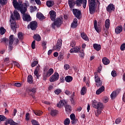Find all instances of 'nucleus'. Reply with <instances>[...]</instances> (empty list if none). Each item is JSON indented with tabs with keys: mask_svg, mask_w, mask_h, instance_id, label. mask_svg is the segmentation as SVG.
Instances as JSON below:
<instances>
[{
	"mask_svg": "<svg viewBox=\"0 0 125 125\" xmlns=\"http://www.w3.org/2000/svg\"><path fill=\"white\" fill-rule=\"evenodd\" d=\"M13 5L15 8V9H17V10H19L21 13V14H24L26 13L28 9V4L26 3H23L21 0H13Z\"/></svg>",
	"mask_w": 125,
	"mask_h": 125,
	"instance_id": "1",
	"label": "nucleus"
},
{
	"mask_svg": "<svg viewBox=\"0 0 125 125\" xmlns=\"http://www.w3.org/2000/svg\"><path fill=\"white\" fill-rule=\"evenodd\" d=\"M96 4L100 5V0H88L90 14H94L95 13V5Z\"/></svg>",
	"mask_w": 125,
	"mask_h": 125,
	"instance_id": "2",
	"label": "nucleus"
},
{
	"mask_svg": "<svg viewBox=\"0 0 125 125\" xmlns=\"http://www.w3.org/2000/svg\"><path fill=\"white\" fill-rule=\"evenodd\" d=\"M92 106L93 108L97 109V111L95 112V114L96 117H98L100 114H101V112H102V110L104 108V106L103 105V104L100 102H97L96 101H94L92 104Z\"/></svg>",
	"mask_w": 125,
	"mask_h": 125,
	"instance_id": "3",
	"label": "nucleus"
},
{
	"mask_svg": "<svg viewBox=\"0 0 125 125\" xmlns=\"http://www.w3.org/2000/svg\"><path fill=\"white\" fill-rule=\"evenodd\" d=\"M15 40V42L16 43H18L19 42V39L18 38H14V36L13 35H12L10 36L9 38V51H11L12 50L13 47L12 46V45L13 44V42H14Z\"/></svg>",
	"mask_w": 125,
	"mask_h": 125,
	"instance_id": "4",
	"label": "nucleus"
},
{
	"mask_svg": "<svg viewBox=\"0 0 125 125\" xmlns=\"http://www.w3.org/2000/svg\"><path fill=\"white\" fill-rule=\"evenodd\" d=\"M10 20L13 21H15V20H20V14L17 10H15L14 11V15L13 14L11 15Z\"/></svg>",
	"mask_w": 125,
	"mask_h": 125,
	"instance_id": "5",
	"label": "nucleus"
},
{
	"mask_svg": "<svg viewBox=\"0 0 125 125\" xmlns=\"http://www.w3.org/2000/svg\"><path fill=\"white\" fill-rule=\"evenodd\" d=\"M98 72H95L94 73V75H95V81L96 83V85H97V86L99 87V86H101V85H102V81H101V80H100V78L99 77V76H98V75H97Z\"/></svg>",
	"mask_w": 125,
	"mask_h": 125,
	"instance_id": "6",
	"label": "nucleus"
},
{
	"mask_svg": "<svg viewBox=\"0 0 125 125\" xmlns=\"http://www.w3.org/2000/svg\"><path fill=\"white\" fill-rule=\"evenodd\" d=\"M62 48V40L59 39L57 41V44L56 46H54L53 48L55 50L57 51H60Z\"/></svg>",
	"mask_w": 125,
	"mask_h": 125,
	"instance_id": "7",
	"label": "nucleus"
},
{
	"mask_svg": "<svg viewBox=\"0 0 125 125\" xmlns=\"http://www.w3.org/2000/svg\"><path fill=\"white\" fill-rule=\"evenodd\" d=\"M58 80H59V74L57 72H55L54 74L50 77L49 81L50 83H54V82H56V81H58Z\"/></svg>",
	"mask_w": 125,
	"mask_h": 125,
	"instance_id": "8",
	"label": "nucleus"
},
{
	"mask_svg": "<svg viewBox=\"0 0 125 125\" xmlns=\"http://www.w3.org/2000/svg\"><path fill=\"white\" fill-rule=\"evenodd\" d=\"M10 22H11V29H12V30L14 32H16V29L19 28V26H18V24L16 23V21H12L10 20Z\"/></svg>",
	"mask_w": 125,
	"mask_h": 125,
	"instance_id": "9",
	"label": "nucleus"
},
{
	"mask_svg": "<svg viewBox=\"0 0 125 125\" xmlns=\"http://www.w3.org/2000/svg\"><path fill=\"white\" fill-rule=\"evenodd\" d=\"M61 24H62V21H61V19L60 18H58L52 24V27L53 29H55V26L59 27L61 26Z\"/></svg>",
	"mask_w": 125,
	"mask_h": 125,
	"instance_id": "10",
	"label": "nucleus"
},
{
	"mask_svg": "<svg viewBox=\"0 0 125 125\" xmlns=\"http://www.w3.org/2000/svg\"><path fill=\"white\" fill-rule=\"evenodd\" d=\"M38 27V22L36 21H33L30 22V24H29L27 26L28 29H31V30H36Z\"/></svg>",
	"mask_w": 125,
	"mask_h": 125,
	"instance_id": "11",
	"label": "nucleus"
},
{
	"mask_svg": "<svg viewBox=\"0 0 125 125\" xmlns=\"http://www.w3.org/2000/svg\"><path fill=\"white\" fill-rule=\"evenodd\" d=\"M53 73H54L53 68H50L46 73L43 75V79L45 80L46 79H47V78H49V77H50V76H51Z\"/></svg>",
	"mask_w": 125,
	"mask_h": 125,
	"instance_id": "12",
	"label": "nucleus"
},
{
	"mask_svg": "<svg viewBox=\"0 0 125 125\" xmlns=\"http://www.w3.org/2000/svg\"><path fill=\"white\" fill-rule=\"evenodd\" d=\"M72 12L75 16L77 19H80V16H81V12L78 9H73Z\"/></svg>",
	"mask_w": 125,
	"mask_h": 125,
	"instance_id": "13",
	"label": "nucleus"
},
{
	"mask_svg": "<svg viewBox=\"0 0 125 125\" xmlns=\"http://www.w3.org/2000/svg\"><path fill=\"white\" fill-rule=\"evenodd\" d=\"M68 3L70 8L71 9V10H72V9L75 7V5H76V4L77 5V0H68Z\"/></svg>",
	"mask_w": 125,
	"mask_h": 125,
	"instance_id": "14",
	"label": "nucleus"
},
{
	"mask_svg": "<svg viewBox=\"0 0 125 125\" xmlns=\"http://www.w3.org/2000/svg\"><path fill=\"white\" fill-rule=\"evenodd\" d=\"M22 19L23 21H26L27 22H30L31 21V16L28 14H22Z\"/></svg>",
	"mask_w": 125,
	"mask_h": 125,
	"instance_id": "15",
	"label": "nucleus"
},
{
	"mask_svg": "<svg viewBox=\"0 0 125 125\" xmlns=\"http://www.w3.org/2000/svg\"><path fill=\"white\" fill-rule=\"evenodd\" d=\"M114 10H115V5L113 4H109L106 7V11L107 12H109V13H111V12L114 11Z\"/></svg>",
	"mask_w": 125,
	"mask_h": 125,
	"instance_id": "16",
	"label": "nucleus"
},
{
	"mask_svg": "<svg viewBox=\"0 0 125 125\" xmlns=\"http://www.w3.org/2000/svg\"><path fill=\"white\" fill-rule=\"evenodd\" d=\"M49 14L50 15V19L52 21H54L55 20V18L56 17V12L54 10H51L49 12Z\"/></svg>",
	"mask_w": 125,
	"mask_h": 125,
	"instance_id": "17",
	"label": "nucleus"
},
{
	"mask_svg": "<svg viewBox=\"0 0 125 125\" xmlns=\"http://www.w3.org/2000/svg\"><path fill=\"white\" fill-rule=\"evenodd\" d=\"M122 32H123V26L121 25L118 26L115 28V33L117 35H118V34H120Z\"/></svg>",
	"mask_w": 125,
	"mask_h": 125,
	"instance_id": "18",
	"label": "nucleus"
},
{
	"mask_svg": "<svg viewBox=\"0 0 125 125\" xmlns=\"http://www.w3.org/2000/svg\"><path fill=\"white\" fill-rule=\"evenodd\" d=\"M71 28H77L78 27V19H75L71 25Z\"/></svg>",
	"mask_w": 125,
	"mask_h": 125,
	"instance_id": "19",
	"label": "nucleus"
},
{
	"mask_svg": "<svg viewBox=\"0 0 125 125\" xmlns=\"http://www.w3.org/2000/svg\"><path fill=\"white\" fill-rule=\"evenodd\" d=\"M104 90H105V87H104V86H102L96 91V94H97V95H99V94L102 93Z\"/></svg>",
	"mask_w": 125,
	"mask_h": 125,
	"instance_id": "20",
	"label": "nucleus"
},
{
	"mask_svg": "<svg viewBox=\"0 0 125 125\" xmlns=\"http://www.w3.org/2000/svg\"><path fill=\"white\" fill-rule=\"evenodd\" d=\"M93 48L97 51H99L100 49H101V45L100 44H98L97 43L93 44Z\"/></svg>",
	"mask_w": 125,
	"mask_h": 125,
	"instance_id": "21",
	"label": "nucleus"
},
{
	"mask_svg": "<svg viewBox=\"0 0 125 125\" xmlns=\"http://www.w3.org/2000/svg\"><path fill=\"white\" fill-rule=\"evenodd\" d=\"M118 95V91H114L110 95V97L112 100L115 99Z\"/></svg>",
	"mask_w": 125,
	"mask_h": 125,
	"instance_id": "22",
	"label": "nucleus"
},
{
	"mask_svg": "<svg viewBox=\"0 0 125 125\" xmlns=\"http://www.w3.org/2000/svg\"><path fill=\"white\" fill-rule=\"evenodd\" d=\"M37 17L40 20H43L44 19H45V17L41 13H37Z\"/></svg>",
	"mask_w": 125,
	"mask_h": 125,
	"instance_id": "23",
	"label": "nucleus"
},
{
	"mask_svg": "<svg viewBox=\"0 0 125 125\" xmlns=\"http://www.w3.org/2000/svg\"><path fill=\"white\" fill-rule=\"evenodd\" d=\"M94 27L96 32H97V33H100L101 32L100 28H99V27L97 26V21L96 20L94 21Z\"/></svg>",
	"mask_w": 125,
	"mask_h": 125,
	"instance_id": "24",
	"label": "nucleus"
},
{
	"mask_svg": "<svg viewBox=\"0 0 125 125\" xmlns=\"http://www.w3.org/2000/svg\"><path fill=\"white\" fill-rule=\"evenodd\" d=\"M33 38L34 39V40H35V41H37V42H41V36H40V35L38 34H35L33 36Z\"/></svg>",
	"mask_w": 125,
	"mask_h": 125,
	"instance_id": "25",
	"label": "nucleus"
},
{
	"mask_svg": "<svg viewBox=\"0 0 125 125\" xmlns=\"http://www.w3.org/2000/svg\"><path fill=\"white\" fill-rule=\"evenodd\" d=\"M81 36L82 39L84 41H88V37H87V35L84 32H82L81 33Z\"/></svg>",
	"mask_w": 125,
	"mask_h": 125,
	"instance_id": "26",
	"label": "nucleus"
},
{
	"mask_svg": "<svg viewBox=\"0 0 125 125\" xmlns=\"http://www.w3.org/2000/svg\"><path fill=\"white\" fill-rule=\"evenodd\" d=\"M46 5L48 7H51V6H53V5H54V1L52 0L47 1Z\"/></svg>",
	"mask_w": 125,
	"mask_h": 125,
	"instance_id": "27",
	"label": "nucleus"
},
{
	"mask_svg": "<svg viewBox=\"0 0 125 125\" xmlns=\"http://www.w3.org/2000/svg\"><path fill=\"white\" fill-rule=\"evenodd\" d=\"M104 26L106 29H109L110 28V20L106 19L105 20Z\"/></svg>",
	"mask_w": 125,
	"mask_h": 125,
	"instance_id": "28",
	"label": "nucleus"
},
{
	"mask_svg": "<svg viewBox=\"0 0 125 125\" xmlns=\"http://www.w3.org/2000/svg\"><path fill=\"white\" fill-rule=\"evenodd\" d=\"M65 81L66 83H71L73 81V77L72 76H67L65 78Z\"/></svg>",
	"mask_w": 125,
	"mask_h": 125,
	"instance_id": "29",
	"label": "nucleus"
},
{
	"mask_svg": "<svg viewBox=\"0 0 125 125\" xmlns=\"http://www.w3.org/2000/svg\"><path fill=\"white\" fill-rule=\"evenodd\" d=\"M103 62L104 65H108L110 63V61L107 58H104L103 59Z\"/></svg>",
	"mask_w": 125,
	"mask_h": 125,
	"instance_id": "30",
	"label": "nucleus"
},
{
	"mask_svg": "<svg viewBox=\"0 0 125 125\" xmlns=\"http://www.w3.org/2000/svg\"><path fill=\"white\" fill-rule=\"evenodd\" d=\"M51 116L52 117H54V116H56L57 114H58V111L55 109H52L51 110Z\"/></svg>",
	"mask_w": 125,
	"mask_h": 125,
	"instance_id": "31",
	"label": "nucleus"
},
{
	"mask_svg": "<svg viewBox=\"0 0 125 125\" xmlns=\"http://www.w3.org/2000/svg\"><path fill=\"white\" fill-rule=\"evenodd\" d=\"M85 93H86V87L85 86H83L81 90V95H84Z\"/></svg>",
	"mask_w": 125,
	"mask_h": 125,
	"instance_id": "32",
	"label": "nucleus"
},
{
	"mask_svg": "<svg viewBox=\"0 0 125 125\" xmlns=\"http://www.w3.org/2000/svg\"><path fill=\"white\" fill-rule=\"evenodd\" d=\"M66 112H71L72 111V106L71 105L66 104L65 106Z\"/></svg>",
	"mask_w": 125,
	"mask_h": 125,
	"instance_id": "33",
	"label": "nucleus"
},
{
	"mask_svg": "<svg viewBox=\"0 0 125 125\" xmlns=\"http://www.w3.org/2000/svg\"><path fill=\"white\" fill-rule=\"evenodd\" d=\"M64 101H63V100H61L59 102L58 104H57V106L59 108H61L62 107H63V106H64Z\"/></svg>",
	"mask_w": 125,
	"mask_h": 125,
	"instance_id": "34",
	"label": "nucleus"
},
{
	"mask_svg": "<svg viewBox=\"0 0 125 125\" xmlns=\"http://www.w3.org/2000/svg\"><path fill=\"white\" fill-rule=\"evenodd\" d=\"M27 82L29 83H33V76L29 75L27 77Z\"/></svg>",
	"mask_w": 125,
	"mask_h": 125,
	"instance_id": "35",
	"label": "nucleus"
},
{
	"mask_svg": "<svg viewBox=\"0 0 125 125\" xmlns=\"http://www.w3.org/2000/svg\"><path fill=\"white\" fill-rule=\"evenodd\" d=\"M34 114L36 115V116H42V111L41 110H37L34 111Z\"/></svg>",
	"mask_w": 125,
	"mask_h": 125,
	"instance_id": "36",
	"label": "nucleus"
},
{
	"mask_svg": "<svg viewBox=\"0 0 125 125\" xmlns=\"http://www.w3.org/2000/svg\"><path fill=\"white\" fill-rule=\"evenodd\" d=\"M74 96H75V92H73L71 96V102L73 105H76V102L74 101Z\"/></svg>",
	"mask_w": 125,
	"mask_h": 125,
	"instance_id": "37",
	"label": "nucleus"
},
{
	"mask_svg": "<svg viewBox=\"0 0 125 125\" xmlns=\"http://www.w3.org/2000/svg\"><path fill=\"white\" fill-rule=\"evenodd\" d=\"M37 10V6H30V12H35Z\"/></svg>",
	"mask_w": 125,
	"mask_h": 125,
	"instance_id": "38",
	"label": "nucleus"
},
{
	"mask_svg": "<svg viewBox=\"0 0 125 125\" xmlns=\"http://www.w3.org/2000/svg\"><path fill=\"white\" fill-rule=\"evenodd\" d=\"M6 31V30H5V29H4V28L1 27L0 28V35H4Z\"/></svg>",
	"mask_w": 125,
	"mask_h": 125,
	"instance_id": "39",
	"label": "nucleus"
},
{
	"mask_svg": "<svg viewBox=\"0 0 125 125\" xmlns=\"http://www.w3.org/2000/svg\"><path fill=\"white\" fill-rule=\"evenodd\" d=\"M54 92L55 93V94H57V95H58L59 94H60V93H61V92H62V90H61V89H57L54 91Z\"/></svg>",
	"mask_w": 125,
	"mask_h": 125,
	"instance_id": "40",
	"label": "nucleus"
},
{
	"mask_svg": "<svg viewBox=\"0 0 125 125\" xmlns=\"http://www.w3.org/2000/svg\"><path fill=\"white\" fill-rule=\"evenodd\" d=\"M38 64H39V62L37 61H34L31 63V67H32V68H34V67H36V66H37V65H38Z\"/></svg>",
	"mask_w": 125,
	"mask_h": 125,
	"instance_id": "41",
	"label": "nucleus"
},
{
	"mask_svg": "<svg viewBox=\"0 0 125 125\" xmlns=\"http://www.w3.org/2000/svg\"><path fill=\"white\" fill-rule=\"evenodd\" d=\"M82 1L81 4H83V7L85 9V7H86V0H82Z\"/></svg>",
	"mask_w": 125,
	"mask_h": 125,
	"instance_id": "42",
	"label": "nucleus"
},
{
	"mask_svg": "<svg viewBox=\"0 0 125 125\" xmlns=\"http://www.w3.org/2000/svg\"><path fill=\"white\" fill-rule=\"evenodd\" d=\"M18 37L19 39V40H23V33H22L21 32H19L18 34Z\"/></svg>",
	"mask_w": 125,
	"mask_h": 125,
	"instance_id": "43",
	"label": "nucleus"
},
{
	"mask_svg": "<svg viewBox=\"0 0 125 125\" xmlns=\"http://www.w3.org/2000/svg\"><path fill=\"white\" fill-rule=\"evenodd\" d=\"M64 125H70V119L68 118H66L64 121Z\"/></svg>",
	"mask_w": 125,
	"mask_h": 125,
	"instance_id": "44",
	"label": "nucleus"
},
{
	"mask_svg": "<svg viewBox=\"0 0 125 125\" xmlns=\"http://www.w3.org/2000/svg\"><path fill=\"white\" fill-rule=\"evenodd\" d=\"M63 58H64L63 54L62 53L60 54L59 56L58 57V60H59V61H62V60H63Z\"/></svg>",
	"mask_w": 125,
	"mask_h": 125,
	"instance_id": "45",
	"label": "nucleus"
},
{
	"mask_svg": "<svg viewBox=\"0 0 125 125\" xmlns=\"http://www.w3.org/2000/svg\"><path fill=\"white\" fill-rule=\"evenodd\" d=\"M6 119V118L3 115H0V123L1 122H4L5 120Z\"/></svg>",
	"mask_w": 125,
	"mask_h": 125,
	"instance_id": "46",
	"label": "nucleus"
},
{
	"mask_svg": "<svg viewBox=\"0 0 125 125\" xmlns=\"http://www.w3.org/2000/svg\"><path fill=\"white\" fill-rule=\"evenodd\" d=\"M31 124L32 125H40V124L36 120H33L31 121Z\"/></svg>",
	"mask_w": 125,
	"mask_h": 125,
	"instance_id": "47",
	"label": "nucleus"
},
{
	"mask_svg": "<svg viewBox=\"0 0 125 125\" xmlns=\"http://www.w3.org/2000/svg\"><path fill=\"white\" fill-rule=\"evenodd\" d=\"M79 56L81 58H83V57H84V52H83V49H82L81 52H80Z\"/></svg>",
	"mask_w": 125,
	"mask_h": 125,
	"instance_id": "48",
	"label": "nucleus"
},
{
	"mask_svg": "<svg viewBox=\"0 0 125 125\" xmlns=\"http://www.w3.org/2000/svg\"><path fill=\"white\" fill-rule=\"evenodd\" d=\"M11 122H12V119H9L4 123V125H10V124L11 123Z\"/></svg>",
	"mask_w": 125,
	"mask_h": 125,
	"instance_id": "49",
	"label": "nucleus"
},
{
	"mask_svg": "<svg viewBox=\"0 0 125 125\" xmlns=\"http://www.w3.org/2000/svg\"><path fill=\"white\" fill-rule=\"evenodd\" d=\"M122 122V118H118L115 121V124L119 125Z\"/></svg>",
	"mask_w": 125,
	"mask_h": 125,
	"instance_id": "50",
	"label": "nucleus"
},
{
	"mask_svg": "<svg viewBox=\"0 0 125 125\" xmlns=\"http://www.w3.org/2000/svg\"><path fill=\"white\" fill-rule=\"evenodd\" d=\"M31 47L32 49H35V48H36V41L35 40L32 42Z\"/></svg>",
	"mask_w": 125,
	"mask_h": 125,
	"instance_id": "51",
	"label": "nucleus"
},
{
	"mask_svg": "<svg viewBox=\"0 0 125 125\" xmlns=\"http://www.w3.org/2000/svg\"><path fill=\"white\" fill-rule=\"evenodd\" d=\"M29 92H32L33 94L36 92L37 90L36 88H32L28 90Z\"/></svg>",
	"mask_w": 125,
	"mask_h": 125,
	"instance_id": "52",
	"label": "nucleus"
},
{
	"mask_svg": "<svg viewBox=\"0 0 125 125\" xmlns=\"http://www.w3.org/2000/svg\"><path fill=\"white\" fill-rule=\"evenodd\" d=\"M82 0H76L77 6H81V5L82 4Z\"/></svg>",
	"mask_w": 125,
	"mask_h": 125,
	"instance_id": "53",
	"label": "nucleus"
},
{
	"mask_svg": "<svg viewBox=\"0 0 125 125\" xmlns=\"http://www.w3.org/2000/svg\"><path fill=\"white\" fill-rule=\"evenodd\" d=\"M111 76H112V77H113V78H115V77L117 76V72H116L115 70H113L111 72Z\"/></svg>",
	"mask_w": 125,
	"mask_h": 125,
	"instance_id": "54",
	"label": "nucleus"
},
{
	"mask_svg": "<svg viewBox=\"0 0 125 125\" xmlns=\"http://www.w3.org/2000/svg\"><path fill=\"white\" fill-rule=\"evenodd\" d=\"M120 49L122 51H124L125 50V43H123L121 45L120 47Z\"/></svg>",
	"mask_w": 125,
	"mask_h": 125,
	"instance_id": "55",
	"label": "nucleus"
},
{
	"mask_svg": "<svg viewBox=\"0 0 125 125\" xmlns=\"http://www.w3.org/2000/svg\"><path fill=\"white\" fill-rule=\"evenodd\" d=\"M25 120L26 121H29L30 120V113H27L25 115Z\"/></svg>",
	"mask_w": 125,
	"mask_h": 125,
	"instance_id": "56",
	"label": "nucleus"
},
{
	"mask_svg": "<svg viewBox=\"0 0 125 125\" xmlns=\"http://www.w3.org/2000/svg\"><path fill=\"white\" fill-rule=\"evenodd\" d=\"M70 117L71 121H72L73 120L76 119V115H75V114L74 113L71 114Z\"/></svg>",
	"mask_w": 125,
	"mask_h": 125,
	"instance_id": "57",
	"label": "nucleus"
},
{
	"mask_svg": "<svg viewBox=\"0 0 125 125\" xmlns=\"http://www.w3.org/2000/svg\"><path fill=\"white\" fill-rule=\"evenodd\" d=\"M75 45H76V42H75V41H72L70 43V46H71L72 47H75Z\"/></svg>",
	"mask_w": 125,
	"mask_h": 125,
	"instance_id": "58",
	"label": "nucleus"
},
{
	"mask_svg": "<svg viewBox=\"0 0 125 125\" xmlns=\"http://www.w3.org/2000/svg\"><path fill=\"white\" fill-rule=\"evenodd\" d=\"M39 71H38L35 70L34 72L35 76H36V77H37V79H39Z\"/></svg>",
	"mask_w": 125,
	"mask_h": 125,
	"instance_id": "59",
	"label": "nucleus"
},
{
	"mask_svg": "<svg viewBox=\"0 0 125 125\" xmlns=\"http://www.w3.org/2000/svg\"><path fill=\"white\" fill-rule=\"evenodd\" d=\"M81 49L80 47H76L74 48V51L76 53L79 52L80 51V50Z\"/></svg>",
	"mask_w": 125,
	"mask_h": 125,
	"instance_id": "60",
	"label": "nucleus"
},
{
	"mask_svg": "<svg viewBox=\"0 0 125 125\" xmlns=\"http://www.w3.org/2000/svg\"><path fill=\"white\" fill-rule=\"evenodd\" d=\"M35 1L38 5H41L42 4L41 0H35Z\"/></svg>",
	"mask_w": 125,
	"mask_h": 125,
	"instance_id": "61",
	"label": "nucleus"
},
{
	"mask_svg": "<svg viewBox=\"0 0 125 125\" xmlns=\"http://www.w3.org/2000/svg\"><path fill=\"white\" fill-rule=\"evenodd\" d=\"M14 85L17 87H20L21 86V83H15Z\"/></svg>",
	"mask_w": 125,
	"mask_h": 125,
	"instance_id": "62",
	"label": "nucleus"
},
{
	"mask_svg": "<svg viewBox=\"0 0 125 125\" xmlns=\"http://www.w3.org/2000/svg\"><path fill=\"white\" fill-rule=\"evenodd\" d=\"M64 68L66 70H68V69H69L70 68V65H69V64H65L64 65Z\"/></svg>",
	"mask_w": 125,
	"mask_h": 125,
	"instance_id": "63",
	"label": "nucleus"
},
{
	"mask_svg": "<svg viewBox=\"0 0 125 125\" xmlns=\"http://www.w3.org/2000/svg\"><path fill=\"white\" fill-rule=\"evenodd\" d=\"M64 93L66 94V95H71V92L70 91H69L68 90H66L65 91H64Z\"/></svg>",
	"mask_w": 125,
	"mask_h": 125,
	"instance_id": "64",
	"label": "nucleus"
}]
</instances>
